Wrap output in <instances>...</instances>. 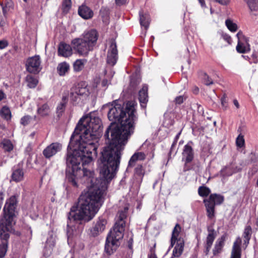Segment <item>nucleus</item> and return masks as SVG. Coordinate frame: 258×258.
I'll return each instance as SVG.
<instances>
[{
	"label": "nucleus",
	"instance_id": "obj_12",
	"mask_svg": "<svg viewBox=\"0 0 258 258\" xmlns=\"http://www.w3.org/2000/svg\"><path fill=\"white\" fill-rule=\"evenodd\" d=\"M119 245V242L110 239L109 237L107 236L105 245V251L108 254L111 255L116 250Z\"/></svg>",
	"mask_w": 258,
	"mask_h": 258
},
{
	"label": "nucleus",
	"instance_id": "obj_60",
	"mask_svg": "<svg viewBox=\"0 0 258 258\" xmlns=\"http://www.w3.org/2000/svg\"><path fill=\"white\" fill-rule=\"evenodd\" d=\"M105 11V9H102H102L100 10V14H101V13L102 12V11Z\"/></svg>",
	"mask_w": 258,
	"mask_h": 258
},
{
	"label": "nucleus",
	"instance_id": "obj_29",
	"mask_svg": "<svg viewBox=\"0 0 258 258\" xmlns=\"http://www.w3.org/2000/svg\"><path fill=\"white\" fill-rule=\"evenodd\" d=\"M225 241V237L222 236L220 239H218L214 248L213 249V253L214 255H216L217 253L220 252L223 245Z\"/></svg>",
	"mask_w": 258,
	"mask_h": 258
},
{
	"label": "nucleus",
	"instance_id": "obj_26",
	"mask_svg": "<svg viewBox=\"0 0 258 258\" xmlns=\"http://www.w3.org/2000/svg\"><path fill=\"white\" fill-rule=\"evenodd\" d=\"M87 62L86 59H77L73 64L74 70L76 72L82 71L84 68L85 64Z\"/></svg>",
	"mask_w": 258,
	"mask_h": 258
},
{
	"label": "nucleus",
	"instance_id": "obj_6",
	"mask_svg": "<svg viewBox=\"0 0 258 258\" xmlns=\"http://www.w3.org/2000/svg\"><path fill=\"white\" fill-rule=\"evenodd\" d=\"M223 196L214 194L204 200L208 217L212 219L215 217V208L216 205H221L224 201Z\"/></svg>",
	"mask_w": 258,
	"mask_h": 258
},
{
	"label": "nucleus",
	"instance_id": "obj_24",
	"mask_svg": "<svg viewBox=\"0 0 258 258\" xmlns=\"http://www.w3.org/2000/svg\"><path fill=\"white\" fill-rule=\"evenodd\" d=\"M181 231V227L179 224H176L172 231V236L171 238V245L172 246H173L174 243L178 238L177 237Z\"/></svg>",
	"mask_w": 258,
	"mask_h": 258
},
{
	"label": "nucleus",
	"instance_id": "obj_18",
	"mask_svg": "<svg viewBox=\"0 0 258 258\" xmlns=\"http://www.w3.org/2000/svg\"><path fill=\"white\" fill-rule=\"evenodd\" d=\"M24 173L22 168L19 167L13 169L12 175L11 180L16 182H19L24 179Z\"/></svg>",
	"mask_w": 258,
	"mask_h": 258
},
{
	"label": "nucleus",
	"instance_id": "obj_17",
	"mask_svg": "<svg viewBox=\"0 0 258 258\" xmlns=\"http://www.w3.org/2000/svg\"><path fill=\"white\" fill-rule=\"evenodd\" d=\"M78 14L82 18L86 20L93 16V11L85 5H82L79 8Z\"/></svg>",
	"mask_w": 258,
	"mask_h": 258
},
{
	"label": "nucleus",
	"instance_id": "obj_7",
	"mask_svg": "<svg viewBox=\"0 0 258 258\" xmlns=\"http://www.w3.org/2000/svg\"><path fill=\"white\" fill-rule=\"evenodd\" d=\"M41 58L39 55H36L29 57L26 61V70L31 74H37L41 70Z\"/></svg>",
	"mask_w": 258,
	"mask_h": 258
},
{
	"label": "nucleus",
	"instance_id": "obj_53",
	"mask_svg": "<svg viewBox=\"0 0 258 258\" xmlns=\"http://www.w3.org/2000/svg\"><path fill=\"white\" fill-rule=\"evenodd\" d=\"M227 169V167H226L224 168H223L222 170H221V173H222V174H223V175H227V176L231 175L233 173L236 172V171H234L233 172H232L229 174L225 173V171Z\"/></svg>",
	"mask_w": 258,
	"mask_h": 258
},
{
	"label": "nucleus",
	"instance_id": "obj_42",
	"mask_svg": "<svg viewBox=\"0 0 258 258\" xmlns=\"http://www.w3.org/2000/svg\"><path fill=\"white\" fill-rule=\"evenodd\" d=\"M236 143L237 147H242L244 145V140L243 136L239 135L236 139Z\"/></svg>",
	"mask_w": 258,
	"mask_h": 258
},
{
	"label": "nucleus",
	"instance_id": "obj_23",
	"mask_svg": "<svg viewBox=\"0 0 258 258\" xmlns=\"http://www.w3.org/2000/svg\"><path fill=\"white\" fill-rule=\"evenodd\" d=\"M139 15L141 25L145 27V29H147L150 23V18L149 15L148 14H144L142 11H140Z\"/></svg>",
	"mask_w": 258,
	"mask_h": 258
},
{
	"label": "nucleus",
	"instance_id": "obj_5",
	"mask_svg": "<svg viewBox=\"0 0 258 258\" xmlns=\"http://www.w3.org/2000/svg\"><path fill=\"white\" fill-rule=\"evenodd\" d=\"M128 208L125 207L123 210H119L116 216V221L112 229L110 230L107 236L109 238L119 242L123 238L125 229V219L127 216Z\"/></svg>",
	"mask_w": 258,
	"mask_h": 258
},
{
	"label": "nucleus",
	"instance_id": "obj_36",
	"mask_svg": "<svg viewBox=\"0 0 258 258\" xmlns=\"http://www.w3.org/2000/svg\"><path fill=\"white\" fill-rule=\"evenodd\" d=\"M210 192V188L206 186H200L198 189V193L202 197L208 196Z\"/></svg>",
	"mask_w": 258,
	"mask_h": 258
},
{
	"label": "nucleus",
	"instance_id": "obj_49",
	"mask_svg": "<svg viewBox=\"0 0 258 258\" xmlns=\"http://www.w3.org/2000/svg\"><path fill=\"white\" fill-rule=\"evenodd\" d=\"M221 102L222 106L226 109L227 107V102L226 97L225 95H224L221 98Z\"/></svg>",
	"mask_w": 258,
	"mask_h": 258
},
{
	"label": "nucleus",
	"instance_id": "obj_9",
	"mask_svg": "<svg viewBox=\"0 0 258 258\" xmlns=\"http://www.w3.org/2000/svg\"><path fill=\"white\" fill-rule=\"evenodd\" d=\"M110 46L108 50L107 56V62L108 64L113 66L117 61L118 59L117 49L115 40L111 39L109 41Z\"/></svg>",
	"mask_w": 258,
	"mask_h": 258
},
{
	"label": "nucleus",
	"instance_id": "obj_4",
	"mask_svg": "<svg viewBox=\"0 0 258 258\" xmlns=\"http://www.w3.org/2000/svg\"><path fill=\"white\" fill-rule=\"evenodd\" d=\"M98 33L95 30L85 32L80 38L72 41L74 49L81 55L87 56L93 50L98 39Z\"/></svg>",
	"mask_w": 258,
	"mask_h": 258
},
{
	"label": "nucleus",
	"instance_id": "obj_22",
	"mask_svg": "<svg viewBox=\"0 0 258 258\" xmlns=\"http://www.w3.org/2000/svg\"><path fill=\"white\" fill-rule=\"evenodd\" d=\"M37 113L42 117L47 116L50 113V109L47 104H44L37 108Z\"/></svg>",
	"mask_w": 258,
	"mask_h": 258
},
{
	"label": "nucleus",
	"instance_id": "obj_15",
	"mask_svg": "<svg viewBox=\"0 0 258 258\" xmlns=\"http://www.w3.org/2000/svg\"><path fill=\"white\" fill-rule=\"evenodd\" d=\"M241 239L238 237L233 243L230 258H241Z\"/></svg>",
	"mask_w": 258,
	"mask_h": 258
},
{
	"label": "nucleus",
	"instance_id": "obj_61",
	"mask_svg": "<svg viewBox=\"0 0 258 258\" xmlns=\"http://www.w3.org/2000/svg\"><path fill=\"white\" fill-rule=\"evenodd\" d=\"M256 226L258 227V219H257V220H256Z\"/></svg>",
	"mask_w": 258,
	"mask_h": 258
},
{
	"label": "nucleus",
	"instance_id": "obj_32",
	"mask_svg": "<svg viewBox=\"0 0 258 258\" xmlns=\"http://www.w3.org/2000/svg\"><path fill=\"white\" fill-rule=\"evenodd\" d=\"M1 116L7 120L11 118V112L10 108L7 106H4L0 110Z\"/></svg>",
	"mask_w": 258,
	"mask_h": 258
},
{
	"label": "nucleus",
	"instance_id": "obj_19",
	"mask_svg": "<svg viewBox=\"0 0 258 258\" xmlns=\"http://www.w3.org/2000/svg\"><path fill=\"white\" fill-rule=\"evenodd\" d=\"M208 235L207 237L206 242V251L208 252L213 244V242L215 238L216 235L214 229H208Z\"/></svg>",
	"mask_w": 258,
	"mask_h": 258
},
{
	"label": "nucleus",
	"instance_id": "obj_2",
	"mask_svg": "<svg viewBox=\"0 0 258 258\" xmlns=\"http://www.w3.org/2000/svg\"><path fill=\"white\" fill-rule=\"evenodd\" d=\"M110 106L108 118L112 122L104 134L108 145L101 152L99 167L100 175L107 182L115 176L118 169L121 151L134 133L135 124L138 119L136 104L133 102H127L124 109L121 104Z\"/></svg>",
	"mask_w": 258,
	"mask_h": 258
},
{
	"label": "nucleus",
	"instance_id": "obj_1",
	"mask_svg": "<svg viewBox=\"0 0 258 258\" xmlns=\"http://www.w3.org/2000/svg\"><path fill=\"white\" fill-rule=\"evenodd\" d=\"M101 120L98 117H86L79 120L72 134L68 148L66 163L70 173H67L69 182L74 187H79V180L82 176L87 181V190L80 196L76 210L69 214V220L74 221L91 220L103 203L105 189L96 183L94 172L85 167L93 162V156H96L98 140L102 132Z\"/></svg>",
	"mask_w": 258,
	"mask_h": 258
},
{
	"label": "nucleus",
	"instance_id": "obj_56",
	"mask_svg": "<svg viewBox=\"0 0 258 258\" xmlns=\"http://www.w3.org/2000/svg\"><path fill=\"white\" fill-rule=\"evenodd\" d=\"M233 103H234V105L237 108H239V103H238V101L236 99H234L233 100Z\"/></svg>",
	"mask_w": 258,
	"mask_h": 258
},
{
	"label": "nucleus",
	"instance_id": "obj_14",
	"mask_svg": "<svg viewBox=\"0 0 258 258\" xmlns=\"http://www.w3.org/2000/svg\"><path fill=\"white\" fill-rule=\"evenodd\" d=\"M176 242V244L173 250L172 255L170 258L179 257L183 251L184 241L183 238H179Z\"/></svg>",
	"mask_w": 258,
	"mask_h": 258
},
{
	"label": "nucleus",
	"instance_id": "obj_58",
	"mask_svg": "<svg viewBox=\"0 0 258 258\" xmlns=\"http://www.w3.org/2000/svg\"><path fill=\"white\" fill-rule=\"evenodd\" d=\"M180 135V132H179V133H178L176 136H175V138H174V141H176L177 142L179 138V136Z\"/></svg>",
	"mask_w": 258,
	"mask_h": 258
},
{
	"label": "nucleus",
	"instance_id": "obj_41",
	"mask_svg": "<svg viewBox=\"0 0 258 258\" xmlns=\"http://www.w3.org/2000/svg\"><path fill=\"white\" fill-rule=\"evenodd\" d=\"M135 173L140 177H142L144 175V170L141 165H138L135 168Z\"/></svg>",
	"mask_w": 258,
	"mask_h": 258
},
{
	"label": "nucleus",
	"instance_id": "obj_38",
	"mask_svg": "<svg viewBox=\"0 0 258 258\" xmlns=\"http://www.w3.org/2000/svg\"><path fill=\"white\" fill-rule=\"evenodd\" d=\"M71 0H63L62 4V9L63 13H67L71 8Z\"/></svg>",
	"mask_w": 258,
	"mask_h": 258
},
{
	"label": "nucleus",
	"instance_id": "obj_35",
	"mask_svg": "<svg viewBox=\"0 0 258 258\" xmlns=\"http://www.w3.org/2000/svg\"><path fill=\"white\" fill-rule=\"evenodd\" d=\"M251 11H257L258 9V0H244Z\"/></svg>",
	"mask_w": 258,
	"mask_h": 258
},
{
	"label": "nucleus",
	"instance_id": "obj_59",
	"mask_svg": "<svg viewBox=\"0 0 258 258\" xmlns=\"http://www.w3.org/2000/svg\"><path fill=\"white\" fill-rule=\"evenodd\" d=\"M177 141H174L171 145V150H173L174 146L176 145Z\"/></svg>",
	"mask_w": 258,
	"mask_h": 258
},
{
	"label": "nucleus",
	"instance_id": "obj_25",
	"mask_svg": "<svg viewBox=\"0 0 258 258\" xmlns=\"http://www.w3.org/2000/svg\"><path fill=\"white\" fill-rule=\"evenodd\" d=\"M70 66L66 62L59 63L57 67V72L61 76H64L68 72Z\"/></svg>",
	"mask_w": 258,
	"mask_h": 258
},
{
	"label": "nucleus",
	"instance_id": "obj_37",
	"mask_svg": "<svg viewBox=\"0 0 258 258\" xmlns=\"http://www.w3.org/2000/svg\"><path fill=\"white\" fill-rule=\"evenodd\" d=\"M156 243L155 241H153L152 246L150 248L149 252L148 254V258H158L156 254Z\"/></svg>",
	"mask_w": 258,
	"mask_h": 258
},
{
	"label": "nucleus",
	"instance_id": "obj_11",
	"mask_svg": "<svg viewBox=\"0 0 258 258\" xmlns=\"http://www.w3.org/2000/svg\"><path fill=\"white\" fill-rule=\"evenodd\" d=\"M61 145L58 143H53L48 146L43 151V154L46 158H49L60 151Z\"/></svg>",
	"mask_w": 258,
	"mask_h": 258
},
{
	"label": "nucleus",
	"instance_id": "obj_27",
	"mask_svg": "<svg viewBox=\"0 0 258 258\" xmlns=\"http://www.w3.org/2000/svg\"><path fill=\"white\" fill-rule=\"evenodd\" d=\"M245 40V43L241 41H238V44L236 46V50L239 53H244L250 50L249 45L247 42V40Z\"/></svg>",
	"mask_w": 258,
	"mask_h": 258
},
{
	"label": "nucleus",
	"instance_id": "obj_28",
	"mask_svg": "<svg viewBox=\"0 0 258 258\" xmlns=\"http://www.w3.org/2000/svg\"><path fill=\"white\" fill-rule=\"evenodd\" d=\"M251 234L252 228L251 226L250 225L246 226L243 233V237L244 238V243L245 244L247 245L249 243Z\"/></svg>",
	"mask_w": 258,
	"mask_h": 258
},
{
	"label": "nucleus",
	"instance_id": "obj_54",
	"mask_svg": "<svg viewBox=\"0 0 258 258\" xmlns=\"http://www.w3.org/2000/svg\"><path fill=\"white\" fill-rule=\"evenodd\" d=\"M221 5H226L229 2V0H215Z\"/></svg>",
	"mask_w": 258,
	"mask_h": 258
},
{
	"label": "nucleus",
	"instance_id": "obj_62",
	"mask_svg": "<svg viewBox=\"0 0 258 258\" xmlns=\"http://www.w3.org/2000/svg\"><path fill=\"white\" fill-rule=\"evenodd\" d=\"M199 91V89L198 88H197L196 89H195V91L196 92H198Z\"/></svg>",
	"mask_w": 258,
	"mask_h": 258
},
{
	"label": "nucleus",
	"instance_id": "obj_16",
	"mask_svg": "<svg viewBox=\"0 0 258 258\" xmlns=\"http://www.w3.org/2000/svg\"><path fill=\"white\" fill-rule=\"evenodd\" d=\"M139 100L142 107H145L148 101V86L144 85L139 92Z\"/></svg>",
	"mask_w": 258,
	"mask_h": 258
},
{
	"label": "nucleus",
	"instance_id": "obj_57",
	"mask_svg": "<svg viewBox=\"0 0 258 258\" xmlns=\"http://www.w3.org/2000/svg\"><path fill=\"white\" fill-rule=\"evenodd\" d=\"M5 97V95L4 92L2 91H0V101L3 100Z\"/></svg>",
	"mask_w": 258,
	"mask_h": 258
},
{
	"label": "nucleus",
	"instance_id": "obj_48",
	"mask_svg": "<svg viewBox=\"0 0 258 258\" xmlns=\"http://www.w3.org/2000/svg\"><path fill=\"white\" fill-rule=\"evenodd\" d=\"M9 43L6 40H0V49H3L8 46Z\"/></svg>",
	"mask_w": 258,
	"mask_h": 258
},
{
	"label": "nucleus",
	"instance_id": "obj_30",
	"mask_svg": "<svg viewBox=\"0 0 258 258\" xmlns=\"http://www.w3.org/2000/svg\"><path fill=\"white\" fill-rule=\"evenodd\" d=\"M1 146L6 152H10L14 149L13 144L9 139H4L1 143Z\"/></svg>",
	"mask_w": 258,
	"mask_h": 258
},
{
	"label": "nucleus",
	"instance_id": "obj_44",
	"mask_svg": "<svg viewBox=\"0 0 258 258\" xmlns=\"http://www.w3.org/2000/svg\"><path fill=\"white\" fill-rule=\"evenodd\" d=\"M80 96L79 95L74 94L72 95L71 92H70V98L72 102L74 103H78L80 100Z\"/></svg>",
	"mask_w": 258,
	"mask_h": 258
},
{
	"label": "nucleus",
	"instance_id": "obj_64",
	"mask_svg": "<svg viewBox=\"0 0 258 258\" xmlns=\"http://www.w3.org/2000/svg\"><path fill=\"white\" fill-rule=\"evenodd\" d=\"M256 184H257V185L258 186V179L257 180Z\"/></svg>",
	"mask_w": 258,
	"mask_h": 258
},
{
	"label": "nucleus",
	"instance_id": "obj_40",
	"mask_svg": "<svg viewBox=\"0 0 258 258\" xmlns=\"http://www.w3.org/2000/svg\"><path fill=\"white\" fill-rule=\"evenodd\" d=\"M32 117L30 115H25L21 119V123L24 126L28 125L31 121Z\"/></svg>",
	"mask_w": 258,
	"mask_h": 258
},
{
	"label": "nucleus",
	"instance_id": "obj_43",
	"mask_svg": "<svg viewBox=\"0 0 258 258\" xmlns=\"http://www.w3.org/2000/svg\"><path fill=\"white\" fill-rule=\"evenodd\" d=\"M203 80L205 85L209 86L213 84L212 80L205 73H203Z\"/></svg>",
	"mask_w": 258,
	"mask_h": 258
},
{
	"label": "nucleus",
	"instance_id": "obj_47",
	"mask_svg": "<svg viewBox=\"0 0 258 258\" xmlns=\"http://www.w3.org/2000/svg\"><path fill=\"white\" fill-rule=\"evenodd\" d=\"M49 242H50V240L48 239L46 241V245L45 246V248L48 249L49 251L47 254L50 253L51 252L52 247L54 245V243L53 241H52L50 244H49Z\"/></svg>",
	"mask_w": 258,
	"mask_h": 258
},
{
	"label": "nucleus",
	"instance_id": "obj_13",
	"mask_svg": "<svg viewBox=\"0 0 258 258\" xmlns=\"http://www.w3.org/2000/svg\"><path fill=\"white\" fill-rule=\"evenodd\" d=\"M73 53L72 47L68 44L61 42L59 43L58 48V55L67 57Z\"/></svg>",
	"mask_w": 258,
	"mask_h": 258
},
{
	"label": "nucleus",
	"instance_id": "obj_31",
	"mask_svg": "<svg viewBox=\"0 0 258 258\" xmlns=\"http://www.w3.org/2000/svg\"><path fill=\"white\" fill-rule=\"evenodd\" d=\"M71 92L72 95L77 94L82 96L86 94L87 89L84 87H81L79 86H75L71 89Z\"/></svg>",
	"mask_w": 258,
	"mask_h": 258
},
{
	"label": "nucleus",
	"instance_id": "obj_3",
	"mask_svg": "<svg viewBox=\"0 0 258 258\" xmlns=\"http://www.w3.org/2000/svg\"><path fill=\"white\" fill-rule=\"evenodd\" d=\"M18 200L16 196H12L7 200L5 204L3 217L0 219V258L3 257L7 251L9 232L11 230L15 224L14 220L16 217Z\"/></svg>",
	"mask_w": 258,
	"mask_h": 258
},
{
	"label": "nucleus",
	"instance_id": "obj_52",
	"mask_svg": "<svg viewBox=\"0 0 258 258\" xmlns=\"http://www.w3.org/2000/svg\"><path fill=\"white\" fill-rule=\"evenodd\" d=\"M127 0H115V3L118 6H121L126 3Z\"/></svg>",
	"mask_w": 258,
	"mask_h": 258
},
{
	"label": "nucleus",
	"instance_id": "obj_51",
	"mask_svg": "<svg viewBox=\"0 0 258 258\" xmlns=\"http://www.w3.org/2000/svg\"><path fill=\"white\" fill-rule=\"evenodd\" d=\"M109 84L110 81L106 79H103L101 82V86L104 87L107 86Z\"/></svg>",
	"mask_w": 258,
	"mask_h": 258
},
{
	"label": "nucleus",
	"instance_id": "obj_34",
	"mask_svg": "<svg viewBox=\"0 0 258 258\" xmlns=\"http://www.w3.org/2000/svg\"><path fill=\"white\" fill-rule=\"evenodd\" d=\"M3 9V12L4 15H6L8 11H9L11 8H12L13 4L11 0H6L5 6L3 4H1Z\"/></svg>",
	"mask_w": 258,
	"mask_h": 258
},
{
	"label": "nucleus",
	"instance_id": "obj_39",
	"mask_svg": "<svg viewBox=\"0 0 258 258\" xmlns=\"http://www.w3.org/2000/svg\"><path fill=\"white\" fill-rule=\"evenodd\" d=\"M225 24L228 29L231 32H235L237 30V25L230 20H227Z\"/></svg>",
	"mask_w": 258,
	"mask_h": 258
},
{
	"label": "nucleus",
	"instance_id": "obj_33",
	"mask_svg": "<svg viewBox=\"0 0 258 258\" xmlns=\"http://www.w3.org/2000/svg\"><path fill=\"white\" fill-rule=\"evenodd\" d=\"M67 104V97L63 96L62 98V102H61L57 107L56 112L58 114H61L64 110Z\"/></svg>",
	"mask_w": 258,
	"mask_h": 258
},
{
	"label": "nucleus",
	"instance_id": "obj_10",
	"mask_svg": "<svg viewBox=\"0 0 258 258\" xmlns=\"http://www.w3.org/2000/svg\"><path fill=\"white\" fill-rule=\"evenodd\" d=\"M107 223V220L105 218L99 217L90 229V235L93 237H96L102 233L106 228Z\"/></svg>",
	"mask_w": 258,
	"mask_h": 258
},
{
	"label": "nucleus",
	"instance_id": "obj_8",
	"mask_svg": "<svg viewBox=\"0 0 258 258\" xmlns=\"http://www.w3.org/2000/svg\"><path fill=\"white\" fill-rule=\"evenodd\" d=\"M194 158V152L192 148L188 144L185 145L182 152V161L184 162L183 171H186L191 169L189 164Z\"/></svg>",
	"mask_w": 258,
	"mask_h": 258
},
{
	"label": "nucleus",
	"instance_id": "obj_50",
	"mask_svg": "<svg viewBox=\"0 0 258 258\" xmlns=\"http://www.w3.org/2000/svg\"><path fill=\"white\" fill-rule=\"evenodd\" d=\"M236 36L238 39V41H241L242 39L244 40L246 39V38L243 35L242 33L241 32H238L236 34Z\"/></svg>",
	"mask_w": 258,
	"mask_h": 258
},
{
	"label": "nucleus",
	"instance_id": "obj_63",
	"mask_svg": "<svg viewBox=\"0 0 258 258\" xmlns=\"http://www.w3.org/2000/svg\"><path fill=\"white\" fill-rule=\"evenodd\" d=\"M210 11H211V13L212 14V13H213L212 9H211Z\"/></svg>",
	"mask_w": 258,
	"mask_h": 258
},
{
	"label": "nucleus",
	"instance_id": "obj_45",
	"mask_svg": "<svg viewBox=\"0 0 258 258\" xmlns=\"http://www.w3.org/2000/svg\"><path fill=\"white\" fill-rule=\"evenodd\" d=\"M185 97L183 96H179L175 98L174 102L176 104H181L185 100Z\"/></svg>",
	"mask_w": 258,
	"mask_h": 258
},
{
	"label": "nucleus",
	"instance_id": "obj_20",
	"mask_svg": "<svg viewBox=\"0 0 258 258\" xmlns=\"http://www.w3.org/2000/svg\"><path fill=\"white\" fill-rule=\"evenodd\" d=\"M146 158V155L143 152L135 153L131 158L128 162V166H133L136 161L144 160Z\"/></svg>",
	"mask_w": 258,
	"mask_h": 258
},
{
	"label": "nucleus",
	"instance_id": "obj_55",
	"mask_svg": "<svg viewBox=\"0 0 258 258\" xmlns=\"http://www.w3.org/2000/svg\"><path fill=\"white\" fill-rule=\"evenodd\" d=\"M198 1L202 8L206 7L205 2L204 0H198Z\"/></svg>",
	"mask_w": 258,
	"mask_h": 258
},
{
	"label": "nucleus",
	"instance_id": "obj_21",
	"mask_svg": "<svg viewBox=\"0 0 258 258\" xmlns=\"http://www.w3.org/2000/svg\"><path fill=\"white\" fill-rule=\"evenodd\" d=\"M27 86L29 88H34L37 86L38 80L37 78L31 75H27L25 79Z\"/></svg>",
	"mask_w": 258,
	"mask_h": 258
},
{
	"label": "nucleus",
	"instance_id": "obj_46",
	"mask_svg": "<svg viewBox=\"0 0 258 258\" xmlns=\"http://www.w3.org/2000/svg\"><path fill=\"white\" fill-rule=\"evenodd\" d=\"M221 38H222L224 40L226 41L229 44L231 43V37L227 34L222 33L221 34Z\"/></svg>",
	"mask_w": 258,
	"mask_h": 258
}]
</instances>
